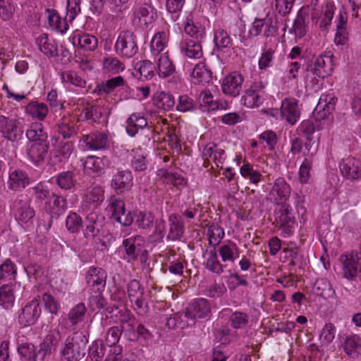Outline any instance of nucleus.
I'll return each mask as SVG.
<instances>
[{
	"label": "nucleus",
	"mask_w": 361,
	"mask_h": 361,
	"mask_svg": "<svg viewBox=\"0 0 361 361\" xmlns=\"http://www.w3.org/2000/svg\"><path fill=\"white\" fill-rule=\"evenodd\" d=\"M120 323V326H112L108 329L105 336L107 345L117 344L122 332H124L128 339L132 341H137L140 338L148 340L152 336L149 331L140 323L129 310H126L121 315Z\"/></svg>",
	"instance_id": "1"
},
{
	"label": "nucleus",
	"mask_w": 361,
	"mask_h": 361,
	"mask_svg": "<svg viewBox=\"0 0 361 361\" xmlns=\"http://www.w3.org/2000/svg\"><path fill=\"white\" fill-rule=\"evenodd\" d=\"M127 294L133 308L139 314H144L149 310L147 293L144 286L136 279H133L127 284Z\"/></svg>",
	"instance_id": "2"
},
{
	"label": "nucleus",
	"mask_w": 361,
	"mask_h": 361,
	"mask_svg": "<svg viewBox=\"0 0 361 361\" xmlns=\"http://www.w3.org/2000/svg\"><path fill=\"white\" fill-rule=\"evenodd\" d=\"M116 53L125 58H131L138 51L136 36L130 30L121 31L115 43Z\"/></svg>",
	"instance_id": "3"
},
{
	"label": "nucleus",
	"mask_w": 361,
	"mask_h": 361,
	"mask_svg": "<svg viewBox=\"0 0 361 361\" xmlns=\"http://www.w3.org/2000/svg\"><path fill=\"white\" fill-rule=\"evenodd\" d=\"M106 209L111 214V219L123 226H130L133 221L131 212L126 210L124 202L120 198L111 196Z\"/></svg>",
	"instance_id": "4"
},
{
	"label": "nucleus",
	"mask_w": 361,
	"mask_h": 361,
	"mask_svg": "<svg viewBox=\"0 0 361 361\" xmlns=\"http://www.w3.org/2000/svg\"><path fill=\"white\" fill-rule=\"evenodd\" d=\"M61 354L66 361H79L85 355V343L73 337H68Z\"/></svg>",
	"instance_id": "5"
},
{
	"label": "nucleus",
	"mask_w": 361,
	"mask_h": 361,
	"mask_svg": "<svg viewBox=\"0 0 361 361\" xmlns=\"http://www.w3.org/2000/svg\"><path fill=\"white\" fill-rule=\"evenodd\" d=\"M291 193V188L284 178H277L269 192V198L277 204L287 203Z\"/></svg>",
	"instance_id": "6"
},
{
	"label": "nucleus",
	"mask_w": 361,
	"mask_h": 361,
	"mask_svg": "<svg viewBox=\"0 0 361 361\" xmlns=\"http://www.w3.org/2000/svg\"><path fill=\"white\" fill-rule=\"evenodd\" d=\"M13 209L15 218L21 224L30 222L35 216V212L30 206V200L24 196H20L14 202Z\"/></svg>",
	"instance_id": "7"
},
{
	"label": "nucleus",
	"mask_w": 361,
	"mask_h": 361,
	"mask_svg": "<svg viewBox=\"0 0 361 361\" xmlns=\"http://www.w3.org/2000/svg\"><path fill=\"white\" fill-rule=\"evenodd\" d=\"M42 312L39 301L35 298L25 305L18 315V322L21 326H31L37 321Z\"/></svg>",
	"instance_id": "8"
},
{
	"label": "nucleus",
	"mask_w": 361,
	"mask_h": 361,
	"mask_svg": "<svg viewBox=\"0 0 361 361\" xmlns=\"http://www.w3.org/2000/svg\"><path fill=\"white\" fill-rule=\"evenodd\" d=\"M340 260L343 264L344 277L349 280L355 279L358 272H361V265L357 255L353 252L343 255L341 256Z\"/></svg>",
	"instance_id": "9"
},
{
	"label": "nucleus",
	"mask_w": 361,
	"mask_h": 361,
	"mask_svg": "<svg viewBox=\"0 0 361 361\" xmlns=\"http://www.w3.org/2000/svg\"><path fill=\"white\" fill-rule=\"evenodd\" d=\"M82 141L87 149L92 151L106 149L109 146L108 134L104 132H94L82 136Z\"/></svg>",
	"instance_id": "10"
},
{
	"label": "nucleus",
	"mask_w": 361,
	"mask_h": 361,
	"mask_svg": "<svg viewBox=\"0 0 361 361\" xmlns=\"http://www.w3.org/2000/svg\"><path fill=\"white\" fill-rule=\"evenodd\" d=\"M108 159L105 157L88 156L82 163L85 173L92 176H100L104 173Z\"/></svg>",
	"instance_id": "11"
},
{
	"label": "nucleus",
	"mask_w": 361,
	"mask_h": 361,
	"mask_svg": "<svg viewBox=\"0 0 361 361\" xmlns=\"http://www.w3.org/2000/svg\"><path fill=\"white\" fill-rule=\"evenodd\" d=\"M243 81V77L240 74L232 73L223 79L221 82L222 92L231 97H237L241 92Z\"/></svg>",
	"instance_id": "12"
},
{
	"label": "nucleus",
	"mask_w": 361,
	"mask_h": 361,
	"mask_svg": "<svg viewBox=\"0 0 361 361\" xmlns=\"http://www.w3.org/2000/svg\"><path fill=\"white\" fill-rule=\"evenodd\" d=\"M49 148V142H29L26 152L33 164L39 165L44 161Z\"/></svg>",
	"instance_id": "13"
},
{
	"label": "nucleus",
	"mask_w": 361,
	"mask_h": 361,
	"mask_svg": "<svg viewBox=\"0 0 361 361\" xmlns=\"http://www.w3.org/2000/svg\"><path fill=\"white\" fill-rule=\"evenodd\" d=\"M210 312L209 302L205 298H197L187 307L185 317L190 319H201L207 317Z\"/></svg>",
	"instance_id": "14"
},
{
	"label": "nucleus",
	"mask_w": 361,
	"mask_h": 361,
	"mask_svg": "<svg viewBox=\"0 0 361 361\" xmlns=\"http://www.w3.org/2000/svg\"><path fill=\"white\" fill-rule=\"evenodd\" d=\"M342 175L349 179L361 178V161L353 157L343 159L340 164Z\"/></svg>",
	"instance_id": "15"
},
{
	"label": "nucleus",
	"mask_w": 361,
	"mask_h": 361,
	"mask_svg": "<svg viewBox=\"0 0 361 361\" xmlns=\"http://www.w3.org/2000/svg\"><path fill=\"white\" fill-rule=\"evenodd\" d=\"M145 240L139 235L130 236L123 240L122 245L128 257L132 259L137 258L140 252H145Z\"/></svg>",
	"instance_id": "16"
},
{
	"label": "nucleus",
	"mask_w": 361,
	"mask_h": 361,
	"mask_svg": "<svg viewBox=\"0 0 361 361\" xmlns=\"http://www.w3.org/2000/svg\"><path fill=\"white\" fill-rule=\"evenodd\" d=\"M111 186L118 192L129 190L133 186V176L130 171H119L111 179Z\"/></svg>",
	"instance_id": "17"
},
{
	"label": "nucleus",
	"mask_w": 361,
	"mask_h": 361,
	"mask_svg": "<svg viewBox=\"0 0 361 361\" xmlns=\"http://www.w3.org/2000/svg\"><path fill=\"white\" fill-rule=\"evenodd\" d=\"M106 274L102 268L90 267L86 274L88 285L95 288L96 292H102L106 286Z\"/></svg>",
	"instance_id": "18"
},
{
	"label": "nucleus",
	"mask_w": 361,
	"mask_h": 361,
	"mask_svg": "<svg viewBox=\"0 0 361 361\" xmlns=\"http://www.w3.org/2000/svg\"><path fill=\"white\" fill-rule=\"evenodd\" d=\"M184 234V223L180 216L171 214L169 216L168 240H180Z\"/></svg>",
	"instance_id": "19"
},
{
	"label": "nucleus",
	"mask_w": 361,
	"mask_h": 361,
	"mask_svg": "<svg viewBox=\"0 0 361 361\" xmlns=\"http://www.w3.org/2000/svg\"><path fill=\"white\" fill-rule=\"evenodd\" d=\"M180 51L185 56L199 59L203 56V51L200 41L192 39H183L180 42Z\"/></svg>",
	"instance_id": "20"
},
{
	"label": "nucleus",
	"mask_w": 361,
	"mask_h": 361,
	"mask_svg": "<svg viewBox=\"0 0 361 361\" xmlns=\"http://www.w3.org/2000/svg\"><path fill=\"white\" fill-rule=\"evenodd\" d=\"M200 99L201 111L203 112L226 110L228 107V103L225 100L214 101L212 94L209 92H201Z\"/></svg>",
	"instance_id": "21"
},
{
	"label": "nucleus",
	"mask_w": 361,
	"mask_h": 361,
	"mask_svg": "<svg viewBox=\"0 0 361 361\" xmlns=\"http://www.w3.org/2000/svg\"><path fill=\"white\" fill-rule=\"evenodd\" d=\"M67 209L66 200L59 195L51 193L49 200L46 202L45 209L52 218H58Z\"/></svg>",
	"instance_id": "22"
},
{
	"label": "nucleus",
	"mask_w": 361,
	"mask_h": 361,
	"mask_svg": "<svg viewBox=\"0 0 361 361\" xmlns=\"http://www.w3.org/2000/svg\"><path fill=\"white\" fill-rule=\"evenodd\" d=\"M19 124L16 114H11L9 116L1 115L0 116V132L4 137L9 140H13L16 135L13 132L16 130Z\"/></svg>",
	"instance_id": "23"
},
{
	"label": "nucleus",
	"mask_w": 361,
	"mask_h": 361,
	"mask_svg": "<svg viewBox=\"0 0 361 361\" xmlns=\"http://www.w3.org/2000/svg\"><path fill=\"white\" fill-rule=\"evenodd\" d=\"M332 56L320 55L314 63V73L319 78H324L333 72Z\"/></svg>",
	"instance_id": "24"
},
{
	"label": "nucleus",
	"mask_w": 361,
	"mask_h": 361,
	"mask_svg": "<svg viewBox=\"0 0 361 361\" xmlns=\"http://www.w3.org/2000/svg\"><path fill=\"white\" fill-rule=\"evenodd\" d=\"M142 5H137L134 15L139 20H143L145 25L152 23L154 20L155 9L152 5L151 0H140Z\"/></svg>",
	"instance_id": "25"
},
{
	"label": "nucleus",
	"mask_w": 361,
	"mask_h": 361,
	"mask_svg": "<svg viewBox=\"0 0 361 361\" xmlns=\"http://www.w3.org/2000/svg\"><path fill=\"white\" fill-rule=\"evenodd\" d=\"M36 44L39 50L49 58L58 56L57 44L48 37L47 34H42L36 39Z\"/></svg>",
	"instance_id": "26"
},
{
	"label": "nucleus",
	"mask_w": 361,
	"mask_h": 361,
	"mask_svg": "<svg viewBox=\"0 0 361 361\" xmlns=\"http://www.w3.org/2000/svg\"><path fill=\"white\" fill-rule=\"evenodd\" d=\"M72 43L74 46H78L82 49L93 51L97 47V39L87 33H78L72 37Z\"/></svg>",
	"instance_id": "27"
},
{
	"label": "nucleus",
	"mask_w": 361,
	"mask_h": 361,
	"mask_svg": "<svg viewBox=\"0 0 361 361\" xmlns=\"http://www.w3.org/2000/svg\"><path fill=\"white\" fill-rule=\"evenodd\" d=\"M279 212L276 214V221L280 227L291 228L295 223V217L291 208L287 203L280 204Z\"/></svg>",
	"instance_id": "28"
},
{
	"label": "nucleus",
	"mask_w": 361,
	"mask_h": 361,
	"mask_svg": "<svg viewBox=\"0 0 361 361\" xmlns=\"http://www.w3.org/2000/svg\"><path fill=\"white\" fill-rule=\"evenodd\" d=\"M104 190L100 186H94L90 190L83 198V202L87 208L96 207L100 204L104 199Z\"/></svg>",
	"instance_id": "29"
},
{
	"label": "nucleus",
	"mask_w": 361,
	"mask_h": 361,
	"mask_svg": "<svg viewBox=\"0 0 361 361\" xmlns=\"http://www.w3.org/2000/svg\"><path fill=\"white\" fill-rule=\"evenodd\" d=\"M326 114H317V116L307 120H305L300 124V130L303 134L307 136V139L311 140V135L321 128L319 120H324Z\"/></svg>",
	"instance_id": "30"
},
{
	"label": "nucleus",
	"mask_w": 361,
	"mask_h": 361,
	"mask_svg": "<svg viewBox=\"0 0 361 361\" xmlns=\"http://www.w3.org/2000/svg\"><path fill=\"white\" fill-rule=\"evenodd\" d=\"M26 136L29 142H48L47 134L39 121L32 123L30 129L26 132Z\"/></svg>",
	"instance_id": "31"
},
{
	"label": "nucleus",
	"mask_w": 361,
	"mask_h": 361,
	"mask_svg": "<svg viewBox=\"0 0 361 361\" xmlns=\"http://www.w3.org/2000/svg\"><path fill=\"white\" fill-rule=\"evenodd\" d=\"M29 183L27 174L21 170H15L9 175L8 188L18 190L24 188Z\"/></svg>",
	"instance_id": "32"
},
{
	"label": "nucleus",
	"mask_w": 361,
	"mask_h": 361,
	"mask_svg": "<svg viewBox=\"0 0 361 361\" xmlns=\"http://www.w3.org/2000/svg\"><path fill=\"white\" fill-rule=\"evenodd\" d=\"M153 104L161 110L170 111L175 105V100L171 94L161 92L154 96Z\"/></svg>",
	"instance_id": "33"
},
{
	"label": "nucleus",
	"mask_w": 361,
	"mask_h": 361,
	"mask_svg": "<svg viewBox=\"0 0 361 361\" xmlns=\"http://www.w3.org/2000/svg\"><path fill=\"white\" fill-rule=\"evenodd\" d=\"M195 83H208L212 79V72L203 62L197 63L191 73Z\"/></svg>",
	"instance_id": "34"
},
{
	"label": "nucleus",
	"mask_w": 361,
	"mask_h": 361,
	"mask_svg": "<svg viewBox=\"0 0 361 361\" xmlns=\"http://www.w3.org/2000/svg\"><path fill=\"white\" fill-rule=\"evenodd\" d=\"M99 216L97 213L91 212L85 218V228L84 235L85 238H94L97 235L99 231Z\"/></svg>",
	"instance_id": "35"
},
{
	"label": "nucleus",
	"mask_w": 361,
	"mask_h": 361,
	"mask_svg": "<svg viewBox=\"0 0 361 361\" xmlns=\"http://www.w3.org/2000/svg\"><path fill=\"white\" fill-rule=\"evenodd\" d=\"M131 166L136 171H144L147 168V154L141 148L133 149L130 153Z\"/></svg>",
	"instance_id": "36"
},
{
	"label": "nucleus",
	"mask_w": 361,
	"mask_h": 361,
	"mask_svg": "<svg viewBox=\"0 0 361 361\" xmlns=\"http://www.w3.org/2000/svg\"><path fill=\"white\" fill-rule=\"evenodd\" d=\"M335 6L333 2H326L322 6L321 13L317 23L321 29H326L331 23L334 15Z\"/></svg>",
	"instance_id": "37"
},
{
	"label": "nucleus",
	"mask_w": 361,
	"mask_h": 361,
	"mask_svg": "<svg viewBox=\"0 0 361 361\" xmlns=\"http://www.w3.org/2000/svg\"><path fill=\"white\" fill-rule=\"evenodd\" d=\"M154 66L148 60H143L136 63L133 74L140 79L152 78L154 75Z\"/></svg>",
	"instance_id": "38"
},
{
	"label": "nucleus",
	"mask_w": 361,
	"mask_h": 361,
	"mask_svg": "<svg viewBox=\"0 0 361 361\" xmlns=\"http://www.w3.org/2000/svg\"><path fill=\"white\" fill-rule=\"evenodd\" d=\"M127 133L134 136L139 129H142L147 125V118L141 116L140 114H130L127 120Z\"/></svg>",
	"instance_id": "39"
},
{
	"label": "nucleus",
	"mask_w": 361,
	"mask_h": 361,
	"mask_svg": "<svg viewBox=\"0 0 361 361\" xmlns=\"http://www.w3.org/2000/svg\"><path fill=\"white\" fill-rule=\"evenodd\" d=\"M124 79L122 76H116L97 85L94 92L99 95L109 94L116 87L123 85Z\"/></svg>",
	"instance_id": "40"
},
{
	"label": "nucleus",
	"mask_w": 361,
	"mask_h": 361,
	"mask_svg": "<svg viewBox=\"0 0 361 361\" xmlns=\"http://www.w3.org/2000/svg\"><path fill=\"white\" fill-rule=\"evenodd\" d=\"M15 302L14 290L12 284L0 287V305L5 309H10Z\"/></svg>",
	"instance_id": "41"
},
{
	"label": "nucleus",
	"mask_w": 361,
	"mask_h": 361,
	"mask_svg": "<svg viewBox=\"0 0 361 361\" xmlns=\"http://www.w3.org/2000/svg\"><path fill=\"white\" fill-rule=\"evenodd\" d=\"M218 251L224 262H233L239 255L238 247L234 243L221 245Z\"/></svg>",
	"instance_id": "42"
},
{
	"label": "nucleus",
	"mask_w": 361,
	"mask_h": 361,
	"mask_svg": "<svg viewBox=\"0 0 361 361\" xmlns=\"http://www.w3.org/2000/svg\"><path fill=\"white\" fill-rule=\"evenodd\" d=\"M207 252L208 255L206 261L207 269L213 273L221 274L224 271L225 266L219 262L216 248L207 250Z\"/></svg>",
	"instance_id": "43"
},
{
	"label": "nucleus",
	"mask_w": 361,
	"mask_h": 361,
	"mask_svg": "<svg viewBox=\"0 0 361 361\" xmlns=\"http://www.w3.org/2000/svg\"><path fill=\"white\" fill-rule=\"evenodd\" d=\"M175 71V67L170 61L167 53L160 55L157 63V72L160 77L166 78Z\"/></svg>",
	"instance_id": "44"
},
{
	"label": "nucleus",
	"mask_w": 361,
	"mask_h": 361,
	"mask_svg": "<svg viewBox=\"0 0 361 361\" xmlns=\"http://www.w3.org/2000/svg\"><path fill=\"white\" fill-rule=\"evenodd\" d=\"M56 183L61 189L71 190L75 187L77 180L73 172L67 171L57 175Z\"/></svg>",
	"instance_id": "45"
},
{
	"label": "nucleus",
	"mask_w": 361,
	"mask_h": 361,
	"mask_svg": "<svg viewBox=\"0 0 361 361\" xmlns=\"http://www.w3.org/2000/svg\"><path fill=\"white\" fill-rule=\"evenodd\" d=\"M317 295L324 298H331L335 295V290L331 284L326 279H318L314 283Z\"/></svg>",
	"instance_id": "46"
},
{
	"label": "nucleus",
	"mask_w": 361,
	"mask_h": 361,
	"mask_svg": "<svg viewBox=\"0 0 361 361\" xmlns=\"http://www.w3.org/2000/svg\"><path fill=\"white\" fill-rule=\"evenodd\" d=\"M168 43V35L164 32H157L151 41V51L157 56L165 49Z\"/></svg>",
	"instance_id": "47"
},
{
	"label": "nucleus",
	"mask_w": 361,
	"mask_h": 361,
	"mask_svg": "<svg viewBox=\"0 0 361 361\" xmlns=\"http://www.w3.org/2000/svg\"><path fill=\"white\" fill-rule=\"evenodd\" d=\"M336 99L331 94L322 95L319 98V102L314 111L317 113L324 112L331 113L335 110Z\"/></svg>",
	"instance_id": "48"
},
{
	"label": "nucleus",
	"mask_w": 361,
	"mask_h": 361,
	"mask_svg": "<svg viewBox=\"0 0 361 361\" xmlns=\"http://www.w3.org/2000/svg\"><path fill=\"white\" fill-rule=\"evenodd\" d=\"M214 41L218 51L229 48L232 45V40L229 35L224 29H218L215 31Z\"/></svg>",
	"instance_id": "49"
},
{
	"label": "nucleus",
	"mask_w": 361,
	"mask_h": 361,
	"mask_svg": "<svg viewBox=\"0 0 361 361\" xmlns=\"http://www.w3.org/2000/svg\"><path fill=\"white\" fill-rule=\"evenodd\" d=\"M207 236L209 244L216 248L224 236V231L218 224H212L208 228Z\"/></svg>",
	"instance_id": "50"
},
{
	"label": "nucleus",
	"mask_w": 361,
	"mask_h": 361,
	"mask_svg": "<svg viewBox=\"0 0 361 361\" xmlns=\"http://www.w3.org/2000/svg\"><path fill=\"white\" fill-rule=\"evenodd\" d=\"M63 327L58 326L50 329L49 334L45 337L43 345L49 348L52 350H55L56 345L61 339V330Z\"/></svg>",
	"instance_id": "51"
},
{
	"label": "nucleus",
	"mask_w": 361,
	"mask_h": 361,
	"mask_svg": "<svg viewBox=\"0 0 361 361\" xmlns=\"http://www.w3.org/2000/svg\"><path fill=\"white\" fill-rule=\"evenodd\" d=\"M86 312L87 308L85 304L80 302L70 310L68 320L72 325H76L83 319Z\"/></svg>",
	"instance_id": "52"
},
{
	"label": "nucleus",
	"mask_w": 361,
	"mask_h": 361,
	"mask_svg": "<svg viewBox=\"0 0 361 361\" xmlns=\"http://www.w3.org/2000/svg\"><path fill=\"white\" fill-rule=\"evenodd\" d=\"M16 275V268L13 262L7 259L0 263V280H13Z\"/></svg>",
	"instance_id": "53"
},
{
	"label": "nucleus",
	"mask_w": 361,
	"mask_h": 361,
	"mask_svg": "<svg viewBox=\"0 0 361 361\" xmlns=\"http://www.w3.org/2000/svg\"><path fill=\"white\" fill-rule=\"evenodd\" d=\"M103 68L106 72L117 74L124 70L125 65L116 57L109 56L104 59Z\"/></svg>",
	"instance_id": "54"
},
{
	"label": "nucleus",
	"mask_w": 361,
	"mask_h": 361,
	"mask_svg": "<svg viewBox=\"0 0 361 361\" xmlns=\"http://www.w3.org/2000/svg\"><path fill=\"white\" fill-rule=\"evenodd\" d=\"M360 346V338L357 336L348 337L344 343V351L345 353L355 358L358 355L357 348Z\"/></svg>",
	"instance_id": "55"
},
{
	"label": "nucleus",
	"mask_w": 361,
	"mask_h": 361,
	"mask_svg": "<svg viewBox=\"0 0 361 361\" xmlns=\"http://www.w3.org/2000/svg\"><path fill=\"white\" fill-rule=\"evenodd\" d=\"M240 174L248 178L252 183L257 184L262 179L259 171L255 170L249 163H245L240 168Z\"/></svg>",
	"instance_id": "56"
},
{
	"label": "nucleus",
	"mask_w": 361,
	"mask_h": 361,
	"mask_svg": "<svg viewBox=\"0 0 361 361\" xmlns=\"http://www.w3.org/2000/svg\"><path fill=\"white\" fill-rule=\"evenodd\" d=\"M105 355V347L102 341H94L89 348V356L92 361H102Z\"/></svg>",
	"instance_id": "57"
},
{
	"label": "nucleus",
	"mask_w": 361,
	"mask_h": 361,
	"mask_svg": "<svg viewBox=\"0 0 361 361\" xmlns=\"http://www.w3.org/2000/svg\"><path fill=\"white\" fill-rule=\"evenodd\" d=\"M184 31L195 41H201L205 36L204 29L195 25L192 22L185 24Z\"/></svg>",
	"instance_id": "58"
},
{
	"label": "nucleus",
	"mask_w": 361,
	"mask_h": 361,
	"mask_svg": "<svg viewBox=\"0 0 361 361\" xmlns=\"http://www.w3.org/2000/svg\"><path fill=\"white\" fill-rule=\"evenodd\" d=\"M82 224V218L75 212H71L66 220V227L71 233H78Z\"/></svg>",
	"instance_id": "59"
},
{
	"label": "nucleus",
	"mask_w": 361,
	"mask_h": 361,
	"mask_svg": "<svg viewBox=\"0 0 361 361\" xmlns=\"http://www.w3.org/2000/svg\"><path fill=\"white\" fill-rule=\"evenodd\" d=\"M312 165V155L304 159L299 169V180L301 183H307L310 178Z\"/></svg>",
	"instance_id": "60"
},
{
	"label": "nucleus",
	"mask_w": 361,
	"mask_h": 361,
	"mask_svg": "<svg viewBox=\"0 0 361 361\" xmlns=\"http://www.w3.org/2000/svg\"><path fill=\"white\" fill-rule=\"evenodd\" d=\"M61 80L63 82H68L75 86L83 87L86 82L75 72L72 71H66L61 73Z\"/></svg>",
	"instance_id": "61"
},
{
	"label": "nucleus",
	"mask_w": 361,
	"mask_h": 361,
	"mask_svg": "<svg viewBox=\"0 0 361 361\" xmlns=\"http://www.w3.org/2000/svg\"><path fill=\"white\" fill-rule=\"evenodd\" d=\"M306 18L307 16H304L300 11L294 21L292 30L294 31L295 35L298 37H302L306 34Z\"/></svg>",
	"instance_id": "62"
},
{
	"label": "nucleus",
	"mask_w": 361,
	"mask_h": 361,
	"mask_svg": "<svg viewBox=\"0 0 361 361\" xmlns=\"http://www.w3.org/2000/svg\"><path fill=\"white\" fill-rule=\"evenodd\" d=\"M154 216L150 212H140L136 216L135 225L142 229H147L152 226Z\"/></svg>",
	"instance_id": "63"
},
{
	"label": "nucleus",
	"mask_w": 361,
	"mask_h": 361,
	"mask_svg": "<svg viewBox=\"0 0 361 361\" xmlns=\"http://www.w3.org/2000/svg\"><path fill=\"white\" fill-rule=\"evenodd\" d=\"M48 20L51 27L62 33L66 32L68 29V25L66 22L54 11L49 12Z\"/></svg>",
	"instance_id": "64"
}]
</instances>
